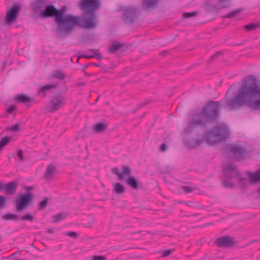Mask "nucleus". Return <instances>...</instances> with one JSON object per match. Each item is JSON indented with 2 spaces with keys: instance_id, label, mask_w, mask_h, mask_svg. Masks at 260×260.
Masks as SVG:
<instances>
[{
  "instance_id": "obj_19",
  "label": "nucleus",
  "mask_w": 260,
  "mask_h": 260,
  "mask_svg": "<svg viewBox=\"0 0 260 260\" xmlns=\"http://www.w3.org/2000/svg\"><path fill=\"white\" fill-rule=\"evenodd\" d=\"M55 172V166L53 165H49L47 166L46 171L44 174V178L46 179H51L53 175Z\"/></svg>"
},
{
  "instance_id": "obj_48",
  "label": "nucleus",
  "mask_w": 260,
  "mask_h": 260,
  "mask_svg": "<svg viewBox=\"0 0 260 260\" xmlns=\"http://www.w3.org/2000/svg\"><path fill=\"white\" fill-rule=\"evenodd\" d=\"M26 189L27 191H30V190L32 189V187H31V186H27L26 187Z\"/></svg>"
},
{
  "instance_id": "obj_43",
  "label": "nucleus",
  "mask_w": 260,
  "mask_h": 260,
  "mask_svg": "<svg viewBox=\"0 0 260 260\" xmlns=\"http://www.w3.org/2000/svg\"><path fill=\"white\" fill-rule=\"evenodd\" d=\"M9 129L11 131H19L20 129L19 124L18 123H16L14 126L10 127Z\"/></svg>"
},
{
  "instance_id": "obj_57",
  "label": "nucleus",
  "mask_w": 260,
  "mask_h": 260,
  "mask_svg": "<svg viewBox=\"0 0 260 260\" xmlns=\"http://www.w3.org/2000/svg\"><path fill=\"white\" fill-rule=\"evenodd\" d=\"M210 224H212V223H208L207 224V225H210Z\"/></svg>"
},
{
  "instance_id": "obj_46",
  "label": "nucleus",
  "mask_w": 260,
  "mask_h": 260,
  "mask_svg": "<svg viewBox=\"0 0 260 260\" xmlns=\"http://www.w3.org/2000/svg\"><path fill=\"white\" fill-rule=\"evenodd\" d=\"M17 155L21 161L24 160V157L23 156V152L22 150H19L17 151Z\"/></svg>"
},
{
  "instance_id": "obj_20",
  "label": "nucleus",
  "mask_w": 260,
  "mask_h": 260,
  "mask_svg": "<svg viewBox=\"0 0 260 260\" xmlns=\"http://www.w3.org/2000/svg\"><path fill=\"white\" fill-rule=\"evenodd\" d=\"M16 100L21 103L28 104L32 102V98L24 94H18L16 96Z\"/></svg>"
},
{
  "instance_id": "obj_51",
  "label": "nucleus",
  "mask_w": 260,
  "mask_h": 260,
  "mask_svg": "<svg viewBox=\"0 0 260 260\" xmlns=\"http://www.w3.org/2000/svg\"><path fill=\"white\" fill-rule=\"evenodd\" d=\"M238 179H239L240 181L245 182V179H244V178H239V177H238Z\"/></svg>"
},
{
  "instance_id": "obj_12",
  "label": "nucleus",
  "mask_w": 260,
  "mask_h": 260,
  "mask_svg": "<svg viewBox=\"0 0 260 260\" xmlns=\"http://www.w3.org/2000/svg\"><path fill=\"white\" fill-rule=\"evenodd\" d=\"M136 17V8H127L124 11L122 19L125 23H132Z\"/></svg>"
},
{
  "instance_id": "obj_35",
  "label": "nucleus",
  "mask_w": 260,
  "mask_h": 260,
  "mask_svg": "<svg viewBox=\"0 0 260 260\" xmlns=\"http://www.w3.org/2000/svg\"><path fill=\"white\" fill-rule=\"evenodd\" d=\"M222 8H226L230 6V0H217Z\"/></svg>"
},
{
  "instance_id": "obj_7",
  "label": "nucleus",
  "mask_w": 260,
  "mask_h": 260,
  "mask_svg": "<svg viewBox=\"0 0 260 260\" xmlns=\"http://www.w3.org/2000/svg\"><path fill=\"white\" fill-rule=\"evenodd\" d=\"M33 195L31 193H25L16 200L15 208L18 212L23 211L32 201Z\"/></svg>"
},
{
  "instance_id": "obj_45",
  "label": "nucleus",
  "mask_w": 260,
  "mask_h": 260,
  "mask_svg": "<svg viewBox=\"0 0 260 260\" xmlns=\"http://www.w3.org/2000/svg\"><path fill=\"white\" fill-rule=\"evenodd\" d=\"M92 260H106V257L102 255H94Z\"/></svg>"
},
{
  "instance_id": "obj_25",
  "label": "nucleus",
  "mask_w": 260,
  "mask_h": 260,
  "mask_svg": "<svg viewBox=\"0 0 260 260\" xmlns=\"http://www.w3.org/2000/svg\"><path fill=\"white\" fill-rule=\"evenodd\" d=\"M2 218L5 220H14L16 221L19 220V216L16 214L8 213L3 215Z\"/></svg>"
},
{
  "instance_id": "obj_59",
  "label": "nucleus",
  "mask_w": 260,
  "mask_h": 260,
  "mask_svg": "<svg viewBox=\"0 0 260 260\" xmlns=\"http://www.w3.org/2000/svg\"><path fill=\"white\" fill-rule=\"evenodd\" d=\"M140 233V231H138V232H136V233Z\"/></svg>"
},
{
  "instance_id": "obj_24",
  "label": "nucleus",
  "mask_w": 260,
  "mask_h": 260,
  "mask_svg": "<svg viewBox=\"0 0 260 260\" xmlns=\"http://www.w3.org/2000/svg\"><path fill=\"white\" fill-rule=\"evenodd\" d=\"M107 124L102 122L96 123L93 127L94 132L97 133H102L105 131L107 128Z\"/></svg>"
},
{
  "instance_id": "obj_21",
  "label": "nucleus",
  "mask_w": 260,
  "mask_h": 260,
  "mask_svg": "<svg viewBox=\"0 0 260 260\" xmlns=\"http://www.w3.org/2000/svg\"><path fill=\"white\" fill-rule=\"evenodd\" d=\"M89 50L90 52H92L93 54L92 55H83L81 56L82 57H84L86 58H95L98 60L101 59L103 58V56L101 54H100L99 52L98 49H90Z\"/></svg>"
},
{
  "instance_id": "obj_14",
  "label": "nucleus",
  "mask_w": 260,
  "mask_h": 260,
  "mask_svg": "<svg viewBox=\"0 0 260 260\" xmlns=\"http://www.w3.org/2000/svg\"><path fill=\"white\" fill-rule=\"evenodd\" d=\"M216 244L218 247H228L234 244L233 238L229 236H224L217 238L215 241Z\"/></svg>"
},
{
  "instance_id": "obj_5",
  "label": "nucleus",
  "mask_w": 260,
  "mask_h": 260,
  "mask_svg": "<svg viewBox=\"0 0 260 260\" xmlns=\"http://www.w3.org/2000/svg\"><path fill=\"white\" fill-rule=\"evenodd\" d=\"M64 35L63 38L71 34L75 26L87 29H93L97 26L96 15L95 14H91L86 15L85 17H78L73 15H69L67 20Z\"/></svg>"
},
{
  "instance_id": "obj_2",
  "label": "nucleus",
  "mask_w": 260,
  "mask_h": 260,
  "mask_svg": "<svg viewBox=\"0 0 260 260\" xmlns=\"http://www.w3.org/2000/svg\"><path fill=\"white\" fill-rule=\"evenodd\" d=\"M220 102L209 101L202 108L201 112L194 114L185 128V133H190L196 127H204L208 123L217 120L220 116Z\"/></svg>"
},
{
  "instance_id": "obj_16",
  "label": "nucleus",
  "mask_w": 260,
  "mask_h": 260,
  "mask_svg": "<svg viewBox=\"0 0 260 260\" xmlns=\"http://www.w3.org/2000/svg\"><path fill=\"white\" fill-rule=\"evenodd\" d=\"M18 183L15 182H10L7 184H3V189L8 194H13L16 190Z\"/></svg>"
},
{
  "instance_id": "obj_47",
  "label": "nucleus",
  "mask_w": 260,
  "mask_h": 260,
  "mask_svg": "<svg viewBox=\"0 0 260 260\" xmlns=\"http://www.w3.org/2000/svg\"><path fill=\"white\" fill-rule=\"evenodd\" d=\"M16 109V107L14 105H11L10 107H9L7 110V113H11L15 111Z\"/></svg>"
},
{
  "instance_id": "obj_38",
  "label": "nucleus",
  "mask_w": 260,
  "mask_h": 260,
  "mask_svg": "<svg viewBox=\"0 0 260 260\" xmlns=\"http://www.w3.org/2000/svg\"><path fill=\"white\" fill-rule=\"evenodd\" d=\"M48 204V200L46 198L45 200H43L41 202H40L39 207L40 209H44L47 206Z\"/></svg>"
},
{
  "instance_id": "obj_9",
  "label": "nucleus",
  "mask_w": 260,
  "mask_h": 260,
  "mask_svg": "<svg viewBox=\"0 0 260 260\" xmlns=\"http://www.w3.org/2000/svg\"><path fill=\"white\" fill-rule=\"evenodd\" d=\"M229 152L235 159H240L248 154L247 151L243 147L235 145H230L229 147Z\"/></svg>"
},
{
  "instance_id": "obj_32",
  "label": "nucleus",
  "mask_w": 260,
  "mask_h": 260,
  "mask_svg": "<svg viewBox=\"0 0 260 260\" xmlns=\"http://www.w3.org/2000/svg\"><path fill=\"white\" fill-rule=\"evenodd\" d=\"M122 47V44L118 42H114L112 44V48L109 49V52L112 53L116 50H119Z\"/></svg>"
},
{
  "instance_id": "obj_55",
  "label": "nucleus",
  "mask_w": 260,
  "mask_h": 260,
  "mask_svg": "<svg viewBox=\"0 0 260 260\" xmlns=\"http://www.w3.org/2000/svg\"><path fill=\"white\" fill-rule=\"evenodd\" d=\"M258 241L257 240H254L252 241V242H258Z\"/></svg>"
},
{
  "instance_id": "obj_29",
  "label": "nucleus",
  "mask_w": 260,
  "mask_h": 260,
  "mask_svg": "<svg viewBox=\"0 0 260 260\" xmlns=\"http://www.w3.org/2000/svg\"><path fill=\"white\" fill-rule=\"evenodd\" d=\"M68 216V214L66 213H59L54 216L53 218L54 219V222H57L59 221L63 220Z\"/></svg>"
},
{
  "instance_id": "obj_23",
  "label": "nucleus",
  "mask_w": 260,
  "mask_h": 260,
  "mask_svg": "<svg viewBox=\"0 0 260 260\" xmlns=\"http://www.w3.org/2000/svg\"><path fill=\"white\" fill-rule=\"evenodd\" d=\"M51 78H57L59 80H63L66 77V74L61 71L55 70L50 75Z\"/></svg>"
},
{
  "instance_id": "obj_28",
  "label": "nucleus",
  "mask_w": 260,
  "mask_h": 260,
  "mask_svg": "<svg viewBox=\"0 0 260 260\" xmlns=\"http://www.w3.org/2000/svg\"><path fill=\"white\" fill-rule=\"evenodd\" d=\"M260 27L259 23H250L244 26V28L247 31L254 30Z\"/></svg>"
},
{
  "instance_id": "obj_56",
  "label": "nucleus",
  "mask_w": 260,
  "mask_h": 260,
  "mask_svg": "<svg viewBox=\"0 0 260 260\" xmlns=\"http://www.w3.org/2000/svg\"><path fill=\"white\" fill-rule=\"evenodd\" d=\"M99 98V96H98V98L96 99V100H95V102H97V101H98Z\"/></svg>"
},
{
  "instance_id": "obj_26",
  "label": "nucleus",
  "mask_w": 260,
  "mask_h": 260,
  "mask_svg": "<svg viewBox=\"0 0 260 260\" xmlns=\"http://www.w3.org/2000/svg\"><path fill=\"white\" fill-rule=\"evenodd\" d=\"M114 191L118 194L123 193L125 190V187L120 183H116L114 185Z\"/></svg>"
},
{
  "instance_id": "obj_11",
  "label": "nucleus",
  "mask_w": 260,
  "mask_h": 260,
  "mask_svg": "<svg viewBox=\"0 0 260 260\" xmlns=\"http://www.w3.org/2000/svg\"><path fill=\"white\" fill-rule=\"evenodd\" d=\"M20 10V6L16 4H14L11 9L7 12L6 16V23L9 24L16 21L17 14Z\"/></svg>"
},
{
  "instance_id": "obj_1",
  "label": "nucleus",
  "mask_w": 260,
  "mask_h": 260,
  "mask_svg": "<svg viewBox=\"0 0 260 260\" xmlns=\"http://www.w3.org/2000/svg\"><path fill=\"white\" fill-rule=\"evenodd\" d=\"M226 106L230 111L244 106L254 110L260 109V85L256 78L250 75L239 88L237 93L232 98L225 99Z\"/></svg>"
},
{
  "instance_id": "obj_58",
  "label": "nucleus",
  "mask_w": 260,
  "mask_h": 260,
  "mask_svg": "<svg viewBox=\"0 0 260 260\" xmlns=\"http://www.w3.org/2000/svg\"><path fill=\"white\" fill-rule=\"evenodd\" d=\"M85 75H86V76H89V75H88L87 73H86V72L85 73Z\"/></svg>"
},
{
  "instance_id": "obj_42",
  "label": "nucleus",
  "mask_w": 260,
  "mask_h": 260,
  "mask_svg": "<svg viewBox=\"0 0 260 260\" xmlns=\"http://www.w3.org/2000/svg\"><path fill=\"white\" fill-rule=\"evenodd\" d=\"M222 54V52L218 51L216 52L213 55H212L210 58V60L212 61L215 59L217 58L219 56L221 55Z\"/></svg>"
},
{
  "instance_id": "obj_27",
  "label": "nucleus",
  "mask_w": 260,
  "mask_h": 260,
  "mask_svg": "<svg viewBox=\"0 0 260 260\" xmlns=\"http://www.w3.org/2000/svg\"><path fill=\"white\" fill-rule=\"evenodd\" d=\"M158 1V0H143V5L145 8L149 9L155 5Z\"/></svg>"
},
{
  "instance_id": "obj_3",
  "label": "nucleus",
  "mask_w": 260,
  "mask_h": 260,
  "mask_svg": "<svg viewBox=\"0 0 260 260\" xmlns=\"http://www.w3.org/2000/svg\"><path fill=\"white\" fill-rule=\"evenodd\" d=\"M230 132L227 126L223 124L215 125L211 129L206 131L204 135L203 139H197L192 141L185 142L188 148L193 149L199 146L206 140L208 144L213 145L220 142L223 141L230 137Z\"/></svg>"
},
{
  "instance_id": "obj_4",
  "label": "nucleus",
  "mask_w": 260,
  "mask_h": 260,
  "mask_svg": "<svg viewBox=\"0 0 260 260\" xmlns=\"http://www.w3.org/2000/svg\"><path fill=\"white\" fill-rule=\"evenodd\" d=\"M65 13L64 8L58 10L53 5L46 6L45 9L40 11V15L43 18H54V22L57 25L55 31L58 38H63L64 35L65 28L69 18V15L65 16Z\"/></svg>"
},
{
  "instance_id": "obj_15",
  "label": "nucleus",
  "mask_w": 260,
  "mask_h": 260,
  "mask_svg": "<svg viewBox=\"0 0 260 260\" xmlns=\"http://www.w3.org/2000/svg\"><path fill=\"white\" fill-rule=\"evenodd\" d=\"M126 183L134 189L142 188L143 187V184L139 182L134 176H129L125 181Z\"/></svg>"
},
{
  "instance_id": "obj_31",
  "label": "nucleus",
  "mask_w": 260,
  "mask_h": 260,
  "mask_svg": "<svg viewBox=\"0 0 260 260\" xmlns=\"http://www.w3.org/2000/svg\"><path fill=\"white\" fill-rule=\"evenodd\" d=\"M11 137H5L0 141V151L10 142Z\"/></svg>"
},
{
  "instance_id": "obj_6",
  "label": "nucleus",
  "mask_w": 260,
  "mask_h": 260,
  "mask_svg": "<svg viewBox=\"0 0 260 260\" xmlns=\"http://www.w3.org/2000/svg\"><path fill=\"white\" fill-rule=\"evenodd\" d=\"M100 7V0H81L80 2V8L85 15L95 14Z\"/></svg>"
},
{
  "instance_id": "obj_18",
  "label": "nucleus",
  "mask_w": 260,
  "mask_h": 260,
  "mask_svg": "<svg viewBox=\"0 0 260 260\" xmlns=\"http://www.w3.org/2000/svg\"><path fill=\"white\" fill-rule=\"evenodd\" d=\"M47 0H35L31 3V9L34 12L37 11L39 9L45 6Z\"/></svg>"
},
{
  "instance_id": "obj_44",
  "label": "nucleus",
  "mask_w": 260,
  "mask_h": 260,
  "mask_svg": "<svg viewBox=\"0 0 260 260\" xmlns=\"http://www.w3.org/2000/svg\"><path fill=\"white\" fill-rule=\"evenodd\" d=\"M168 149V146L166 143H162L159 147V150L161 152H165Z\"/></svg>"
},
{
  "instance_id": "obj_13",
  "label": "nucleus",
  "mask_w": 260,
  "mask_h": 260,
  "mask_svg": "<svg viewBox=\"0 0 260 260\" xmlns=\"http://www.w3.org/2000/svg\"><path fill=\"white\" fill-rule=\"evenodd\" d=\"M235 166L233 163H229L223 168V173L225 178L238 177V172L235 170Z\"/></svg>"
},
{
  "instance_id": "obj_54",
  "label": "nucleus",
  "mask_w": 260,
  "mask_h": 260,
  "mask_svg": "<svg viewBox=\"0 0 260 260\" xmlns=\"http://www.w3.org/2000/svg\"><path fill=\"white\" fill-rule=\"evenodd\" d=\"M257 192L260 193V188L257 189Z\"/></svg>"
},
{
  "instance_id": "obj_53",
  "label": "nucleus",
  "mask_w": 260,
  "mask_h": 260,
  "mask_svg": "<svg viewBox=\"0 0 260 260\" xmlns=\"http://www.w3.org/2000/svg\"><path fill=\"white\" fill-rule=\"evenodd\" d=\"M93 65L96 67H99L100 65L98 63H93Z\"/></svg>"
},
{
  "instance_id": "obj_8",
  "label": "nucleus",
  "mask_w": 260,
  "mask_h": 260,
  "mask_svg": "<svg viewBox=\"0 0 260 260\" xmlns=\"http://www.w3.org/2000/svg\"><path fill=\"white\" fill-rule=\"evenodd\" d=\"M65 98L60 94H56L53 96L50 102V112H54L58 110L65 104Z\"/></svg>"
},
{
  "instance_id": "obj_39",
  "label": "nucleus",
  "mask_w": 260,
  "mask_h": 260,
  "mask_svg": "<svg viewBox=\"0 0 260 260\" xmlns=\"http://www.w3.org/2000/svg\"><path fill=\"white\" fill-rule=\"evenodd\" d=\"M66 235L68 236L73 237L74 239H77L78 237V233L73 231L67 232Z\"/></svg>"
},
{
  "instance_id": "obj_52",
  "label": "nucleus",
  "mask_w": 260,
  "mask_h": 260,
  "mask_svg": "<svg viewBox=\"0 0 260 260\" xmlns=\"http://www.w3.org/2000/svg\"><path fill=\"white\" fill-rule=\"evenodd\" d=\"M3 189V184L0 183V191Z\"/></svg>"
},
{
  "instance_id": "obj_36",
  "label": "nucleus",
  "mask_w": 260,
  "mask_h": 260,
  "mask_svg": "<svg viewBox=\"0 0 260 260\" xmlns=\"http://www.w3.org/2000/svg\"><path fill=\"white\" fill-rule=\"evenodd\" d=\"M7 198L0 196V207H5L7 205Z\"/></svg>"
},
{
  "instance_id": "obj_50",
  "label": "nucleus",
  "mask_w": 260,
  "mask_h": 260,
  "mask_svg": "<svg viewBox=\"0 0 260 260\" xmlns=\"http://www.w3.org/2000/svg\"><path fill=\"white\" fill-rule=\"evenodd\" d=\"M167 51H164V52H162L161 53V56H165V55H166V54H167Z\"/></svg>"
},
{
  "instance_id": "obj_22",
  "label": "nucleus",
  "mask_w": 260,
  "mask_h": 260,
  "mask_svg": "<svg viewBox=\"0 0 260 260\" xmlns=\"http://www.w3.org/2000/svg\"><path fill=\"white\" fill-rule=\"evenodd\" d=\"M57 84L54 83L46 84L41 87L40 91L42 93L45 94L47 91H51L52 89H55L57 87Z\"/></svg>"
},
{
  "instance_id": "obj_33",
  "label": "nucleus",
  "mask_w": 260,
  "mask_h": 260,
  "mask_svg": "<svg viewBox=\"0 0 260 260\" xmlns=\"http://www.w3.org/2000/svg\"><path fill=\"white\" fill-rule=\"evenodd\" d=\"M229 178H226L225 179L222 180V184L224 187L232 188L234 187V184L228 180Z\"/></svg>"
},
{
  "instance_id": "obj_49",
  "label": "nucleus",
  "mask_w": 260,
  "mask_h": 260,
  "mask_svg": "<svg viewBox=\"0 0 260 260\" xmlns=\"http://www.w3.org/2000/svg\"><path fill=\"white\" fill-rule=\"evenodd\" d=\"M48 232L49 233H51V234H52V233H53L54 232V229H48Z\"/></svg>"
},
{
  "instance_id": "obj_41",
  "label": "nucleus",
  "mask_w": 260,
  "mask_h": 260,
  "mask_svg": "<svg viewBox=\"0 0 260 260\" xmlns=\"http://www.w3.org/2000/svg\"><path fill=\"white\" fill-rule=\"evenodd\" d=\"M173 249H167L163 251L162 256L166 257L170 255L172 252L173 251Z\"/></svg>"
},
{
  "instance_id": "obj_30",
  "label": "nucleus",
  "mask_w": 260,
  "mask_h": 260,
  "mask_svg": "<svg viewBox=\"0 0 260 260\" xmlns=\"http://www.w3.org/2000/svg\"><path fill=\"white\" fill-rule=\"evenodd\" d=\"M35 219V217L31 214H28L23 215V216H19V220H22L24 221H28L32 222Z\"/></svg>"
},
{
  "instance_id": "obj_10",
  "label": "nucleus",
  "mask_w": 260,
  "mask_h": 260,
  "mask_svg": "<svg viewBox=\"0 0 260 260\" xmlns=\"http://www.w3.org/2000/svg\"><path fill=\"white\" fill-rule=\"evenodd\" d=\"M111 172L117 176L119 180L126 181V178L131 176L132 170L129 166L124 165L121 171L118 168H114L112 169Z\"/></svg>"
},
{
  "instance_id": "obj_37",
  "label": "nucleus",
  "mask_w": 260,
  "mask_h": 260,
  "mask_svg": "<svg viewBox=\"0 0 260 260\" xmlns=\"http://www.w3.org/2000/svg\"><path fill=\"white\" fill-rule=\"evenodd\" d=\"M197 15V12L196 11L188 13H185L183 14L184 18H188L192 17H196Z\"/></svg>"
},
{
  "instance_id": "obj_34",
  "label": "nucleus",
  "mask_w": 260,
  "mask_h": 260,
  "mask_svg": "<svg viewBox=\"0 0 260 260\" xmlns=\"http://www.w3.org/2000/svg\"><path fill=\"white\" fill-rule=\"evenodd\" d=\"M242 9L239 8V9L234 10L233 11H232L231 12H230V13L227 14L225 16V17L231 18V17H234L237 14H238V13H240L241 11H242Z\"/></svg>"
},
{
  "instance_id": "obj_17",
  "label": "nucleus",
  "mask_w": 260,
  "mask_h": 260,
  "mask_svg": "<svg viewBox=\"0 0 260 260\" xmlns=\"http://www.w3.org/2000/svg\"><path fill=\"white\" fill-rule=\"evenodd\" d=\"M250 182L251 184H257L260 182V169L253 172H248Z\"/></svg>"
},
{
  "instance_id": "obj_40",
  "label": "nucleus",
  "mask_w": 260,
  "mask_h": 260,
  "mask_svg": "<svg viewBox=\"0 0 260 260\" xmlns=\"http://www.w3.org/2000/svg\"><path fill=\"white\" fill-rule=\"evenodd\" d=\"M182 188L185 193L191 192L194 189V188L188 186H183Z\"/></svg>"
}]
</instances>
